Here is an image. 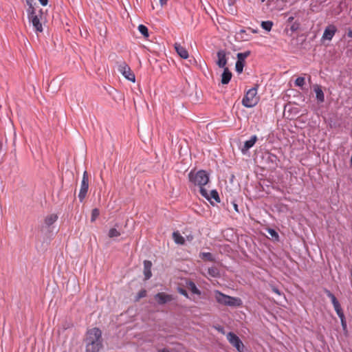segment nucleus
Here are the masks:
<instances>
[{
  "instance_id": "f257e3e1",
  "label": "nucleus",
  "mask_w": 352,
  "mask_h": 352,
  "mask_svg": "<svg viewBox=\"0 0 352 352\" xmlns=\"http://www.w3.org/2000/svg\"><path fill=\"white\" fill-rule=\"evenodd\" d=\"M101 347V331L98 328L88 330L86 338V352H98Z\"/></svg>"
},
{
  "instance_id": "c756f323",
  "label": "nucleus",
  "mask_w": 352,
  "mask_h": 352,
  "mask_svg": "<svg viewBox=\"0 0 352 352\" xmlns=\"http://www.w3.org/2000/svg\"><path fill=\"white\" fill-rule=\"evenodd\" d=\"M108 235L110 238L118 237L120 235V232L116 228H111L109 230Z\"/></svg>"
},
{
  "instance_id": "473e14b6",
  "label": "nucleus",
  "mask_w": 352,
  "mask_h": 352,
  "mask_svg": "<svg viewBox=\"0 0 352 352\" xmlns=\"http://www.w3.org/2000/svg\"><path fill=\"white\" fill-rule=\"evenodd\" d=\"M339 318L340 319L341 324H342L343 330L346 331V322L345 320L344 315L343 314L342 316H339Z\"/></svg>"
},
{
  "instance_id": "a878e982",
  "label": "nucleus",
  "mask_w": 352,
  "mask_h": 352,
  "mask_svg": "<svg viewBox=\"0 0 352 352\" xmlns=\"http://www.w3.org/2000/svg\"><path fill=\"white\" fill-rule=\"evenodd\" d=\"M199 257L202 259H206L210 261H212L214 260L212 254L210 252H201L199 254Z\"/></svg>"
},
{
  "instance_id": "6e6552de",
  "label": "nucleus",
  "mask_w": 352,
  "mask_h": 352,
  "mask_svg": "<svg viewBox=\"0 0 352 352\" xmlns=\"http://www.w3.org/2000/svg\"><path fill=\"white\" fill-rule=\"evenodd\" d=\"M118 71L127 80L133 82L135 81V74L131 71L130 67L125 62H122L119 64Z\"/></svg>"
},
{
  "instance_id": "ddd939ff",
  "label": "nucleus",
  "mask_w": 352,
  "mask_h": 352,
  "mask_svg": "<svg viewBox=\"0 0 352 352\" xmlns=\"http://www.w3.org/2000/svg\"><path fill=\"white\" fill-rule=\"evenodd\" d=\"M174 48L177 52V54L183 59H187L189 57V54L186 47L182 46L179 43H175L174 44Z\"/></svg>"
},
{
  "instance_id": "393cba45",
  "label": "nucleus",
  "mask_w": 352,
  "mask_h": 352,
  "mask_svg": "<svg viewBox=\"0 0 352 352\" xmlns=\"http://www.w3.org/2000/svg\"><path fill=\"white\" fill-rule=\"evenodd\" d=\"M138 30L144 37H148V30L145 25H140L138 26Z\"/></svg>"
},
{
  "instance_id": "20e7f679",
  "label": "nucleus",
  "mask_w": 352,
  "mask_h": 352,
  "mask_svg": "<svg viewBox=\"0 0 352 352\" xmlns=\"http://www.w3.org/2000/svg\"><path fill=\"white\" fill-rule=\"evenodd\" d=\"M214 297L218 303L225 306L239 307L243 304L241 298L226 295L218 290L214 291Z\"/></svg>"
},
{
  "instance_id": "c85d7f7f",
  "label": "nucleus",
  "mask_w": 352,
  "mask_h": 352,
  "mask_svg": "<svg viewBox=\"0 0 352 352\" xmlns=\"http://www.w3.org/2000/svg\"><path fill=\"white\" fill-rule=\"evenodd\" d=\"M245 65V62L237 60L236 63V71L238 74H241L243 72Z\"/></svg>"
},
{
  "instance_id": "423d86ee",
  "label": "nucleus",
  "mask_w": 352,
  "mask_h": 352,
  "mask_svg": "<svg viewBox=\"0 0 352 352\" xmlns=\"http://www.w3.org/2000/svg\"><path fill=\"white\" fill-rule=\"evenodd\" d=\"M259 101V96L257 95V88L252 87L246 91L243 100L242 104L247 108L255 107Z\"/></svg>"
},
{
  "instance_id": "72a5a7b5",
  "label": "nucleus",
  "mask_w": 352,
  "mask_h": 352,
  "mask_svg": "<svg viewBox=\"0 0 352 352\" xmlns=\"http://www.w3.org/2000/svg\"><path fill=\"white\" fill-rule=\"evenodd\" d=\"M146 291L144 290V289H142V290L139 292V293L138 294V299L144 298V297L146 296Z\"/></svg>"
},
{
  "instance_id": "7ed1b4c3",
  "label": "nucleus",
  "mask_w": 352,
  "mask_h": 352,
  "mask_svg": "<svg viewBox=\"0 0 352 352\" xmlns=\"http://www.w3.org/2000/svg\"><path fill=\"white\" fill-rule=\"evenodd\" d=\"M214 297L218 303L225 306L239 307L243 304L241 298L226 295L218 290L214 291Z\"/></svg>"
},
{
  "instance_id": "4c0bfd02",
  "label": "nucleus",
  "mask_w": 352,
  "mask_h": 352,
  "mask_svg": "<svg viewBox=\"0 0 352 352\" xmlns=\"http://www.w3.org/2000/svg\"><path fill=\"white\" fill-rule=\"evenodd\" d=\"M273 292L278 295H280V292L276 287H273L272 289Z\"/></svg>"
},
{
  "instance_id": "f8f14e48",
  "label": "nucleus",
  "mask_w": 352,
  "mask_h": 352,
  "mask_svg": "<svg viewBox=\"0 0 352 352\" xmlns=\"http://www.w3.org/2000/svg\"><path fill=\"white\" fill-rule=\"evenodd\" d=\"M336 32H337V28L334 25H333V24L329 25L324 29V31L322 36V39L331 41L333 38V37L334 36Z\"/></svg>"
},
{
  "instance_id": "bb28decb",
  "label": "nucleus",
  "mask_w": 352,
  "mask_h": 352,
  "mask_svg": "<svg viewBox=\"0 0 352 352\" xmlns=\"http://www.w3.org/2000/svg\"><path fill=\"white\" fill-rule=\"evenodd\" d=\"M272 26H273V23L270 21H263L261 23L262 28L268 32L272 30Z\"/></svg>"
},
{
  "instance_id": "58836bf2",
  "label": "nucleus",
  "mask_w": 352,
  "mask_h": 352,
  "mask_svg": "<svg viewBox=\"0 0 352 352\" xmlns=\"http://www.w3.org/2000/svg\"><path fill=\"white\" fill-rule=\"evenodd\" d=\"M179 292H180L182 294H183V295H184V296H187V293H186V292L184 289H179Z\"/></svg>"
},
{
  "instance_id": "1a4fd4ad",
  "label": "nucleus",
  "mask_w": 352,
  "mask_h": 352,
  "mask_svg": "<svg viewBox=\"0 0 352 352\" xmlns=\"http://www.w3.org/2000/svg\"><path fill=\"white\" fill-rule=\"evenodd\" d=\"M89 188V177L87 171L83 173L82 179L80 184V189L78 194V198L82 202L85 198Z\"/></svg>"
},
{
  "instance_id": "79ce46f5",
  "label": "nucleus",
  "mask_w": 352,
  "mask_h": 352,
  "mask_svg": "<svg viewBox=\"0 0 352 352\" xmlns=\"http://www.w3.org/2000/svg\"><path fill=\"white\" fill-rule=\"evenodd\" d=\"M158 352H169V351L166 349H162V350L159 351Z\"/></svg>"
},
{
  "instance_id": "5701e85b",
  "label": "nucleus",
  "mask_w": 352,
  "mask_h": 352,
  "mask_svg": "<svg viewBox=\"0 0 352 352\" xmlns=\"http://www.w3.org/2000/svg\"><path fill=\"white\" fill-rule=\"evenodd\" d=\"M187 287L192 294L197 295L200 294V291L197 289V286L193 282L188 283Z\"/></svg>"
},
{
  "instance_id": "0eeeda50",
  "label": "nucleus",
  "mask_w": 352,
  "mask_h": 352,
  "mask_svg": "<svg viewBox=\"0 0 352 352\" xmlns=\"http://www.w3.org/2000/svg\"><path fill=\"white\" fill-rule=\"evenodd\" d=\"M229 342L236 348L238 352H245L246 349L240 338L234 333L229 332L227 334Z\"/></svg>"
},
{
  "instance_id": "4468645a",
  "label": "nucleus",
  "mask_w": 352,
  "mask_h": 352,
  "mask_svg": "<svg viewBox=\"0 0 352 352\" xmlns=\"http://www.w3.org/2000/svg\"><path fill=\"white\" fill-rule=\"evenodd\" d=\"M58 219L57 214L51 213L44 217L43 222L46 228H50Z\"/></svg>"
},
{
  "instance_id": "39448f33",
  "label": "nucleus",
  "mask_w": 352,
  "mask_h": 352,
  "mask_svg": "<svg viewBox=\"0 0 352 352\" xmlns=\"http://www.w3.org/2000/svg\"><path fill=\"white\" fill-rule=\"evenodd\" d=\"M189 181L195 186H198L199 190L201 188H205L206 186L209 182V175L205 170L190 171L189 175Z\"/></svg>"
},
{
  "instance_id": "2f4dec72",
  "label": "nucleus",
  "mask_w": 352,
  "mask_h": 352,
  "mask_svg": "<svg viewBox=\"0 0 352 352\" xmlns=\"http://www.w3.org/2000/svg\"><path fill=\"white\" fill-rule=\"evenodd\" d=\"M100 214V211L98 208H94L91 211V221H95Z\"/></svg>"
},
{
  "instance_id": "9d476101",
  "label": "nucleus",
  "mask_w": 352,
  "mask_h": 352,
  "mask_svg": "<svg viewBox=\"0 0 352 352\" xmlns=\"http://www.w3.org/2000/svg\"><path fill=\"white\" fill-rule=\"evenodd\" d=\"M325 293L327 296L331 299V302L333 305L334 309L336 312L337 313L338 316H342L344 314L342 307L340 306V302L336 298V296L329 290L325 289Z\"/></svg>"
},
{
  "instance_id": "2eb2a0df",
  "label": "nucleus",
  "mask_w": 352,
  "mask_h": 352,
  "mask_svg": "<svg viewBox=\"0 0 352 352\" xmlns=\"http://www.w3.org/2000/svg\"><path fill=\"white\" fill-rule=\"evenodd\" d=\"M155 298L159 304L162 305L172 300V296L165 293H158L155 295Z\"/></svg>"
},
{
  "instance_id": "aec40b11",
  "label": "nucleus",
  "mask_w": 352,
  "mask_h": 352,
  "mask_svg": "<svg viewBox=\"0 0 352 352\" xmlns=\"http://www.w3.org/2000/svg\"><path fill=\"white\" fill-rule=\"evenodd\" d=\"M256 140H257V137L256 135L252 136L250 140L245 142L243 150H245V151L249 150L250 148H252L254 145V144L256 142Z\"/></svg>"
},
{
  "instance_id": "ea45409f",
  "label": "nucleus",
  "mask_w": 352,
  "mask_h": 352,
  "mask_svg": "<svg viewBox=\"0 0 352 352\" xmlns=\"http://www.w3.org/2000/svg\"><path fill=\"white\" fill-rule=\"evenodd\" d=\"M347 34L349 37L352 38V30H349Z\"/></svg>"
},
{
  "instance_id": "f03ea898",
  "label": "nucleus",
  "mask_w": 352,
  "mask_h": 352,
  "mask_svg": "<svg viewBox=\"0 0 352 352\" xmlns=\"http://www.w3.org/2000/svg\"><path fill=\"white\" fill-rule=\"evenodd\" d=\"M27 16L34 32L36 33L42 32L43 31V25L45 23V18L42 9L38 8L32 11H27Z\"/></svg>"
},
{
  "instance_id": "b1692460",
  "label": "nucleus",
  "mask_w": 352,
  "mask_h": 352,
  "mask_svg": "<svg viewBox=\"0 0 352 352\" xmlns=\"http://www.w3.org/2000/svg\"><path fill=\"white\" fill-rule=\"evenodd\" d=\"M208 273L211 277H218L219 276V271L217 267H212L208 268Z\"/></svg>"
},
{
  "instance_id": "a18cd8bd",
  "label": "nucleus",
  "mask_w": 352,
  "mask_h": 352,
  "mask_svg": "<svg viewBox=\"0 0 352 352\" xmlns=\"http://www.w3.org/2000/svg\"><path fill=\"white\" fill-rule=\"evenodd\" d=\"M241 33H244V32H245V30H241Z\"/></svg>"
},
{
  "instance_id": "9b49d317",
  "label": "nucleus",
  "mask_w": 352,
  "mask_h": 352,
  "mask_svg": "<svg viewBox=\"0 0 352 352\" xmlns=\"http://www.w3.org/2000/svg\"><path fill=\"white\" fill-rule=\"evenodd\" d=\"M200 194L210 202L212 199H214L217 203L220 202V198L216 190H212L210 193H208L205 188H201L200 190Z\"/></svg>"
},
{
  "instance_id": "c03bdc74",
  "label": "nucleus",
  "mask_w": 352,
  "mask_h": 352,
  "mask_svg": "<svg viewBox=\"0 0 352 352\" xmlns=\"http://www.w3.org/2000/svg\"><path fill=\"white\" fill-rule=\"evenodd\" d=\"M251 31L253 33H257V30H256L251 29Z\"/></svg>"
},
{
  "instance_id": "cd10ccee",
  "label": "nucleus",
  "mask_w": 352,
  "mask_h": 352,
  "mask_svg": "<svg viewBox=\"0 0 352 352\" xmlns=\"http://www.w3.org/2000/svg\"><path fill=\"white\" fill-rule=\"evenodd\" d=\"M250 54V51L237 54V60L245 62V59Z\"/></svg>"
},
{
  "instance_id": "7c9ffc66",
  "label": "nucleus",
  "mask_w": 352,
  "mask_h": 352,
  "mask_svg": "<svg viewBox=\"0 0 352 352\" xmlns=\"http://www.w3.org/2000/svg\"><path fill=\"white\" fill-rule=\"evenodd\" d=\"M305 84V79L304 77H298L295 80V85L297 87H302Z\"/></svg>"
},
{
  "instance_id": "6ab92c4d",
  "label": "nucleus",
  "mask_w": 352,
  "mask_h": 352,
  "mask_svg": "<svg viewBox=\"0 0 352 352\" xmlns=\"http://www.w3.org/2000/svg\"><path fill=\"white\" fill-rule=\"evenodd\" d=\"M232 78V74L228 68H224L223 72L221 75V83L223 85L228 84Z\"/></svg>"
},
{
  "instance_id": "a211bd4d",
  "label": "nucleus",
  "mask_w": 352,
  "mask_h": 352,
  "mask_svg": "<svg viewBox=\"0 0 352 352\" xmlns=\"http://www.w3.org/2000/svg\"><path fill=\"white\" fill-rule=\"evenodd\" d=\"M314 89L316 93V96L318 102H323L324 101V95L320 86L316 85L314 87Z\"/></svg>"
},
{
  "instance_id": "4be33fe9",
  "label": "nucleus",
  "mask_w": 352,
  "mask_h": 352,
  "mask_svg": "<svg viewBox=\"0 0 352 352\" xmlns=\"http://www.w3.org/2000/svg\"><path fill=\"white\" fill-rule=\"evenodd\" d=\"M25 3L28 6L26 12L27 11H32V10H37L39 8L38 6H36V4L34 2V0H25Z\"/></svg>"
},
{
  "instance_id": "412c9836",
  "label": "nucleus",
  "mask_w": 352,
  "mask_h": 352,
  "mask_svg": "<svg viewBox=\"0 0 352 352\" xmlns=\"http://www.w3.org/2000/svg\"><path fill=\"white\" fill-rule=\"evenodd\" d=\"M173 239L174 241L178 245H184L185 243V239L184 236L179 232H174L173 233Z\"/></svg>"
},
{
  "instance_id": "a19ab883",
  "label": "nucleus",
  "mask_w": 352,
  "mask_h": 352,
  "mask_svg": "<svg viewBox=\"0 0 352 352\" xmlns=\"http://www.w3.org/2000/svg\"><path fill=\"white\" fill-rule=\"evenodd\" d=\"M293 20H294V17H293V16H290V17H289V19H288V21H289V22H292Z\"/></svg>"
},
{
  "instance_id": "e433bc0d",
  "label": "nucleus",
  "mask_w": 352,
  "mask_h": 352,
  "mask_svg": "<svg viewBox=\"0 0 352 352\" xmlns=\"http://www.w3.org/2000/svg\"><path fill=\"white\" fill-rule=\"evenodd\" d=\"M169 0H160V3L162 6L166 5Z\"/></svg>"
},
{
  "instance_id": "c9c22d12",
  "label": "nucleus",
  "mask_w": 352,
  "mask_h": 352,
  "mask_svg": "<svg viewBox=\"0 0 352 352\" xmlns=\"http://www.w3.org/2000/svg\"><path fill=\"white\" fill-rule=\"evenodd\" d=\"M38 1L43 6H46L48 3V0H38Z\"/></svg>"
},
{
  "instance_id": "f704fd0d",
  "label": "nucleus",
  "mask_w": 352,
  "mask_h": 352,
  "mask_svg": "<svg viewBox=\"0 0 352 352\" xmlns=\"http://www.w3.org/2000/svg\"><path fill=\"white\" fill-rule=\"evenodd\" d=\"M269 233L270 234V235L272 236V237H274L276 239H278V235L277 234V232L273 230V229H270L269 230Z\"/></svg>"
},
{
  "instance_id": "49530a36",
  "label": "nucleus",
  "mask_w": 352,
  "mask_h": 352,
  "mask_svg": "<svg viewBox=\"0 0 352 352\" xmlns=\"http://www.w3.org/2000/svg\"><path fill=\"white\" fill-rule=\"evenodd\" d=\"M265 0H261V2H264Z\"/></svg>"
},
{
  "instance_id": "f3484780",
  "label": "nucleus",
  "mask_w": 352,
  "mask_h": 352,
  "mask_svg": "<svg viewBox=\"0 0 352 352\" xmlns=\"http://www.w3.org/2000/svg\"><path fill=\"white\" fill-rule=\"evenodd\" d=\"M152 263L150 261H144V274L146 280L149 279L151 276Z\"/></svg>"
},
{
  "instance_id": "37998d69",
  "label": "nucleus",
  "mask_w": 352,
  "mask_h": 352,
  "mask_svg": "<svg viewBox=\"0 0 352 352\" xmlns=\"http://www.w3.org/2000/svg\"><path fill=\"white\" fill-rule=\"evenodd\" d=\"M234 207L235 210L238 211V206H237V205L234 204Z\"/></svg>"
},
{
  "instance_id": "dca6fc26",
  "label": "nucleus",
  "mask_w": 352,
  "mask_h": 352,
  "mask_svg": "<svg viewBox=\"0 0 352 352\" xmlns=\"http://www.w3.org/2000/svg\"><path fill=\"white\" fill-rule=\"evenodd\" d=\"M217 58L218 60L217 62L218 66L221 68H225L227 64V59L226 56V53L224 51L221 50L217 52Z\"/></svg>"
}]
</instances>
